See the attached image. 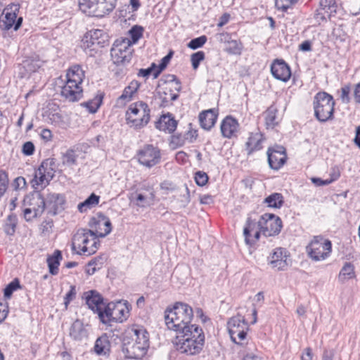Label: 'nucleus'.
<instances>
[{
  "instance_id": "obj_1",
  "label": "nucleus",
  "mask_w": 360,
  "mask_h": 360,
  "mask_svg": "<svg viewBox=\"0 0 360 360\" xmlns=\"http://www.w3.org/2000/svg\"><path fill=\"white\" fill-rule=\"evenodd\" d=\"M193 316L192 308L182 302H176L172 309H167L165 311V320L167 328L176 333L191 325Z\"/></svg>"
},
{
  "instance_id": "obj_2",
  "label": "nucleus",
  "mask_w": 360,
  "mask_h": 360,
  "mask_svg": "<svg viewBox=\"0 0 360 360\" xmlns=\"http://www.w3.org/2000/svg\"><path fill=\"white\" fill-rule=\"evenodd\" d=\"M84 78V72L82 68L75 65L68 70L65 84L61 88V96L67 101L75 102L82 97L81 84Z\"/></svg>"
},
{
  "instance_id": "obj_3",
  "label": "nucleus",
  "mask_w": 360,
  "mask_h": 360,
  "mask_svg": "<svg viewBox=\"0 0 360 360\" xmlns=\"http://www.w3.org/2000/svg\"><path fill=\"white\" fill-rule=\"evenodd\" d=\"M98 245L97 237L86 229H78L72 237V250L78 255H93L97 251Z\"/></svg>"
},
{
  "instance_id": "obj_4",
  "label": "nucleus",
  "mask_w": 360,
  "mask_h": 360,
  "mask_svg": "<svg viewBox=\"0 0 360 360\" xmlns=\"http://www.w3.org/2000/svg\"><path fill=\"white\" fill-rule=\"evenodd\" d=\"M150 112L148 105L143 101L131 103L126 112L127 124L136 129L145 127L150 120Z\"/></svg>"
},
{
  "instance_id": "obj_5",
  "label": "nucleus",
  "mask_w": 360,
  "mask_h": 360,
  "mask_svg": "<svg viewBox=\"0 0 360 360\" xmlns=\"http://www.w3.org/2000/svg\"><path fill=\"white\" fill-rule=\"evenodd\" d=\"M116 3L117 0H79V7L88 15L103 17L114 10Z\"/></svg>"
},
{
  "instance_id": "obj_6",
  "label": "nucleus",
  "mask_w": 360,
  "mask_h": 360,
  "mask_svg": "<svg viewBox=\"0 0 360 360\" xmlns=\"http://www.w3.org/2000/svg\"><path fill=\"white\" fill-rule=\"evenodd\" d=\"M313 104L315 116L320 122H326L332 118L335 101L331 95L326 92H319L314 97Z\"/></svg>"
},
{
  "instance_id": "obj_7",
  "label": "nucleus",
  "mask_w": 360,
  "mask_h": 360,
  "mask_svg": "<svg viewBox=\"0 0 360 360\" xmlns=\"http://www.w3.org/2000/svg\"><path fill=\"white\" fill-rule=\"evenodd\" d=\"M129 314V308L127 303L110 302L105 307L103 314L100 315V320L105 324L111 321L122 323L128 318Z\"/></svg>"
},
{
  "instance_id": "obj_8",
  "label": "nucleus",
  "mask_w": 360,
  "mask_h": 360,
  "mask_svg": "<svg viewBox=\"0 0 360 360\" xmlns=\"http://www.w3.org/2000/svg\"><path fill=\"white\" fill-rule=\"evenodd\" d=\"M308 256L315 262L326 259L332 251L331 242L322 236H314L310 243L306 247Z\"/></svg>"
},
{
  "instance_id": "obj_9",
  "label": "nucleus",
  "mask_w": 360,
  "mask_h": 360,
  "mask_svg": "<svg viewBox=\"0 0 360 360\" xmlns=\"http://www.w3.org/2000/svg\"><path fill=\"white\" fill-rule=\"evenodd\" d=\"M54 161L53 159L44 160L34 172L32 186L35 189L46 187L54 176Z\"/></svg>"
},
{
  "instance_id": "obj_10",
  "label": "nucleus",
  "mask_w": 360,
  "mask_h": 360,
  "mask_svg": "<svg viewBox=\"0 0 360 360\" xmlns=\"http://www.w3.org/2000/svg\"><path fill=\"white\" fill-rule=\"evenodd\" d=\"M228 328L232 341L240 344L246 338L248 325L244 317L238 314L228 321Z\"/></svg>"
},
{
  "instance_id": "obj_11",
  "label": "nucleus",
  "mask_w": 360,
  "mask_h": 360,
  "mask_svg": "<svg viewBox=\"0 0 360 360\" xmlns=\"http://www.w3.org/2000/svg\"><path fill=\"white\" fill-rule=\"evenodd\" d=\"M261 233L266 237L278 235L282 228V221L274 214H263L258 221Z\"/></svg>"
},
{
  "instance_id": "obj_12",
  "label": "nucleus",
  "mask_w": 360,
  "mask_h": 360,
  "mask_svg": "<svg viewBox=\"0 0 360 360\" xmlns=\"http://www.w3.org/2000/svg\"><path fill=\"white\" fill-rule=\"evenodd\" d=\"M111 56L116 64L129 63L131 58L130 41L128 39H117L111 49Z\"/></svg>"
},
{
  "instance_id": "obj_13",
  "label": "nucleus",
  "mask_w": 360,
  "mask_h": 360,
  "mask_svg": "<svg viewBox=\"0 0 360 360\" xmlns=\"http://www.w3.org/2000/svg\"><path fill=\"white\" fill-rule=\"evenodd\" d=\"M90 231L94 235L98 238H103L108 235L112 231V224L108 217L103 214H98L91 219L89 222Z\"/></svg>"
},
{
  "instance_id": "obj_14",
  "label": "nucleus",
  "mask_w": 360,
  "mask_h": 360,
  "mask_svg": "<svg viewBox=\"0 0 360 360\" xmlns=\"http://www.w3.org/2000/svg\"><path fill=\"white\" fill-rule=\"evenodd\" d=\"M137 158L141 165L150 168L160 162L161 156L158 148L147 145L139 151Z\"/></svg>"
},
{
  "instance_id": "obj_15",
  "label": "nucleus",
  "mask_w": 360,
  "mask_h": 360,
  "mask_svg": "<svg viewBox=\"0 0 360 360\" xmlns=\"http://www.w3.org/2000/svg\"><path fill=\"white\" fill-rule=\"evenodd\" d=\"M30 207L25 208L23 217L26 221H32L34 219L40 217L45 210L44 197L39 193L32 195Z\"/></svg>"
},
{
  "instance_id": "obj_16",
  "label": "nucleus",
  "mask_w": 360,
  "mask_h": 360,
  "mask_svg": "<svg viewBox=\"0 0 360 360\" xmlns=\"http://www.w3.org/2000/svg\"><path fill=\"white\" fill-rule=\"evenodd\" d=\"M167 78L168 79L165 82V86L163 88V96H160L163 103L176 101L179 97L178 93L181 89V83L174 75H168Z\"/></svg>"
},
{
  "instance_id": "obj_17",
  "label": "nucleus",
  "mask_w": 360,
  "mask_h": 360,
  "mask_svg": "<svg viewBox=\"0 0 360 360\" xmlns=\"http://www.w3.org/2000/svg\"><path fill=\"white\" fill-rule=\"evenodd\" d=\"M204 343L205 342L202 341L200 338L198 340L181 338V340L175 339L174 341L176 350L181 353L186 354L188 355H195L199 354L202 349Z\"/></svg>"
},
{
  "instance_id": "obj_18",
  "label": "nucleus",
  "mask_w": 360,
  "mask_h": 360,
  "mask_svg": "<svg viewBox=\"0 0 360 360\" xmlns=\"http://www.w3.org/2000/svg\"><path fill=\"white\" fill-rule=\"evenodd\" d=\"M83 297L86 300L88 307L94 313L98 314L100 318V315L103 314L105 307L107 305L104 302L103 296L96 290H91L85 292Z\"/></svg>"
},
{
  "instance_id": "obj_19",
  "label": "nucleus",
  "mask_w": 360,
  "mask_h": 360,
  "mask_svg": "<svg viewBox=\"0 0 360 360\" xmlns=\"http://www.w3.org/2000/svg\"><path fill=\"white\" fill-rule=\"evenodd\" d=\"M147 350L131 340H124L122 352L127 359H141L146 355Z\"/></svg>"
},
{
  "instance_id": "obj_20",
  "label": "nucleus",
  "mask_w": 360,
  "mask_h": 360,
  "mask_svg": "<svg viewBox=\"0 0 360 360\" xmlns=\"http://www.w3.org/2000/svg\"><path fill=\"white\" fill-rule=\"evenodd\" d=\"M44 202L48 213L55 215L64 209L65 200L63 195L50 193L46 198H44Z\"/></svg>"
},
{
  "instance_id": "obj_21",
  "label": "nucleus",
  "mask_w": 360,
  "mask_h": 360,
  "mask_svg": "<svg viewBox=\"0 0 360 360\" xmlns=\"http://www.w3.org/2000/svg\"><path fill=\"white\" fill-rule=\"evenodd\" d=\"M268 163L272 169H279L286 162V154L283 147L269 148L267 150Z\"/></svg>"
},
{
  "instance_id": "obj_22",
  "label": "nucleus",
  "mask_w": 360,
  "mask_h": 360,
  "mask_svg": "<svg viewBox=\"0 0 360 360\" xmlns=\"http://www.w3.org/2000/svg\"><path fill=\"white\" fill-rule=\"evenodd\" d=\"M20 10L18 4H11L4 10V18L0 19V28L4 30H10L14 25Z\"/></svg>"
},
{
  "instance_id": "obj_23",
  "label": "nucleus",
  "mask_w": 360,
  "mask_h": 360,
  "mask_svg": "<svg viewBox=\"0 0 360 360\" xmlns=\"http://www.w3.org/2000/svg\"><path fill=\"white\" fill-rule=\"evenodd\" d=\"M271 72L274 78L285 82L291 77L290 67L283 60H275L271 65Z\"/></svg>"
},
{
  "instance_id": "obj_24",
  "label": "nucleus",
  "mask_w": 360,
  "mask_h": 360,
  "mask_svg": "<svg viewBox=\"0 0 360 360\" xmlns=\"http://www.w3.org/2000/svg\"><path fill=\"white\" fill-rule=\"evenodd\" d=\"M260 233L258 222L248 218L243 229V236L246 244L250 245L255 244L259 240Z\"/></svg>"
},
{
  "instance_id": "obj_25",
  "label": "nucleus",
  "mask_w": 360,
  "mask_h": 360,
  "mask_svg": "<svg viewBox=\"0 0 360 360\" xmlns=\"http://www.w3.org/2000/svg\"><path fill=\"white\" fill-rule=\"evenodd\" d=\"M42 117L44 120L53 125H58L63 122L59 106L54 103H49L44 109Z\"/></svg>"
},
{
  "instance_id": "obj_26",
  "label": "nucleus",
  "mask_w": 360,
  "mask_h": 360,
  "mask_svg": "<svg viewBox=\"0 0 360 360\" xmlns=\"http://www.w3.org/2000/svg\"><path fill=\"white\" fill-rule=\"evenodd\" d=\"M220 130L224 138L231 139L236 136L239 131V124L232 116H226L221 122Z\"/></svg>"
},
{
  "instance_id": "obj_27",
  "label": "nucleus",
  "mask_w": 360,
  "mask_h": 360,
  "mask_svg": "<svg viewBox=\"0 0 360 360\" xmlns=\"http://www.w3.org/2000/svg\"><path fill=\"white\" fill-rule=\"evenodd\" d=\"M287 251L285 249L278 248L275 249L270 257L269 262L272 268L278 271L285 270L288 264L287 262Z\"/></svg>"
},
{
  "instance_id": "obj_28",
  "label": "nucleus",
  "mask_w": 360,
  "mask_h": 360,
  "mask_svg": "<svg viewBox=\"0 0 360 360\" xmlns=\"http://www.w3.org/2000/svg\"><path fill=\"white\" fill-rule=\"evenodd\" d=\"M200 338L202 339V341L205 342V335L202 329L195 324L187 326V328L176 333V339L177 340H181V338H182L191 340H198Z\"/></svg>"
},
{
  "instance_id": "obj_29",
  "label": "nucleus",
  "mask_w": 360,
  "mask_h": 360,
  "mask_svg": "<svg viewBox=\"0 0 360 360\" xmlns=\"http://www.w3.org/2000/svg\"><path fill=\"white\" fill-rule=\"evenodd\" d=\"M108 36L101 30H93L86 33L84 37L87 46L98 45L104 46L108 41Z\"/></svg>"
},
{
  "instance_id": "obj_30",
  "label": "nucleus",
  "mask_w": 360,
  "mask_h": 360,
  "mask_svg": "<svg viewBox=\"0 0 360 360\" xmlns=\"http://www.w3.org/2000/svg\"><path fill=\"white\" fill-rule=\"evenodd\" d=\"M129 334L131 335V340L136 342L138 345L143 346L145 349H148L149 347V337L148 333L142 327L134 326Z\"/></svg>"
},
{
  "instance_id": "obj_31",
  "label": "nucleus",
  "mask_w": 360,
  "mask_h": 360,
  "mask_svg": "<svg viewBox=\"0 0 360 360\" xmlns=\"http://www.w3.org/2000/svg\"><path fill=\"white\" fill-rule=\"evenodd\" d=\"M70 336L77 342H82L87 339L88 331L81 321L77 319L73 322L70 328Z\"/></svg>"
},
{
  "instance_id": "obj_32",
  "label": "nucleus",
  "mask_w": 360,
  "mask_h": 360,
  "mask_svg": "<svg viewBox=\"0 0 360 360\" xmlns=\"http://www.w3.org/2000/svg\"><path fill=\"white\" fill-rule=\"evenodd\" d=\"M140 87V83L137 80H132L127 86H126L117 100V103L119 105H124L127 103L129 102L134 95L136 93Z\"/></svg>"
},
{
  "instance_id": "obj_33",
  "label": "nucleus",
  "mask_w": 360,
  "mask_h": 360,
  "mask_svg": "<svg viewBox=\"0 0 360 360\" xmlns=\"http://www.w3.org/2000/svg\"><path fill=\"white\" fill-rule=\"evenodd\" d=\"M217 112L214 109H209L200 113L199 122L202 128L210 130L217 119Z\"/></svg>"
},
{
  "instance_id": "obj_34",
  "label": "nucleus",
  "mask_w": 360,
  "mask_h": 360,
  "mask_svg": "<svg viewBox=\"0 0 360 360\" xmlns=\"http://www.w3.org/2000/svg\"><path fill=\"white\" fill-rule=\"evenodd\" d=\"M176 126L177 122L171 115L161 116L155 124L157 129L169 134L175 131Z\"/></svg>"
},
{
  "instance_id": "obj_35",
  "label": "nucleus",
  "mask_w": 360,
  "mask_h": 360,
  "mask_svg": "<svg viewBox=\"0 0 360 360\" xmlns=\"http://www.w3.org/2000/svg\"><path fill=\"white\" fill-rule=\"evenodd\" d=\"M264 139L259 133L251 134L246 143V150L250 155L254 151L259 150L262 148Z\"/></svg>"
},
{
  "instance_id": "obj_36",
  "label": "nucleus",
  "mask_w": 360,
  "mask_h": 360,
  "mask_svg": "<svg viewBox=\"0 0 360 360\" xmlns=\"http://www.w3.org/2000/svg\"><path fill=\"white\" fill-rule=\"evenodd\" d=\"M230 35L228 33H221L219 34V40L220 41H227L228 46L226 51L231 54H240L242 50V44L236 40H229Z\"/></svg>"
},
{
  "instance_id": "obj_37",
  "label": "nucleus",
  "mask_w": 360,
  "mask_h": 360,
  "mask_svg": "<svg viewBox=\"0 0 360 360\" xmlns=\"http://www.w3.org/2000/svg\"><path fill=\"white\" fill-rule=\"evenodd\" d=\"M356 277L354 266L351 262H345L338 274V281L345 283L346 281Z\"/></svg>"
},
{
  "instance_id": "obj_38",
  "label": "nucleus",
  "mask_w": 360,
  "mask_h": 360,
  "mask_svg": "<svg viewBox=\"0 0 360 360\" xmlns=\"http://www.w3.org/2000/svg\"><path fill=\"white\" fill-rule=\"evenodd\" d=\"M61 259L62 254L58 250H55L52 255L48 256L46 262L51 274L57 275L58 274V266Z\"/></svg>"
},
{
  "instance_id": "obj_39",
  "label": "nucleus",
  "mask_w": 360,
  "mask_h": 360,
  "mask_svg": "<svg viewBox=\"0 0 360 360\" xmlns=\"http://www.w3.org/2000/svg\"><path fill=\"white\" fill-rule=\"evenodd\" d=\"M44 64L39 56H32L23 61V67L27 72H35Z\"/></svg>"
},
{
  "instance_id": "obj_40",
  "label": "nucleus",
  "mask_w": 360,
  "mask_h": 360,
  "mask_svg": "<svg viewBox=\"0 0 360 360\" xmlns=\"http://www.w3.org/2000/svg\"><path fill=\"white\" fill-rule=\"evenodd\" d=\"M278 110L274 105H271L265 112V122L267 128H274L278 123Z\"/></svg>"
},
{
  "instance_id": "obj_41",
  "label": "nucleus",
  "mask_w": 360,
  "mask_h": 360,
  "mask_svg": "<svg viewBox=\"0 0 360 360\" xmlns=\"http://www.w3.org/2000/svg\"><path fill=\"white\" fill-rule=\"evenodd\" d=\"M100 197L91 193L84 202L79 203L77 208L80 212H84L99 202Z\"/></svg>"
},
{
  "instance_id": "obj_42",
  "label": "nucleus",
  "mask_w": 360,
  "mask_h": 360,
  "mask_svg": "<svg viewBox=\"0 0 360 360\" xmlns=\"http://www.w3.org/2000/svg\"><path fill=\"white\" fill-rule=\"evenodd\" d=\"M18 224V217L15 214H9L4 223V230L6 235L13 236Z\"/></svg>"
},
{
  "instance_id": "obj_43",
  "label": "nucleus",
  "mask_w": 360,
  "mask_h": 360,
  "mask_svg": "<svg viewBox=\"0 0 360 360\" xmlns=\"http://www.w3.org/2000/svg\"><path fill=\"white\" fill-rule=\"evenodd\" d=\"M110 342L105 336L98 338L94 345V352L98 355H105L109 351Z\"/></svg>"
},
{
  "instance_id": "obj_44",
  "label": "nucleus",
  "mask_w": 360,
  "mask_h": 360,
  "mask_svg": "<svg viewBox=\"0 0 360 360\" xmlns=\"http://www.w3.org/2000/svg\"><path fill=\"white\" fill-rule=\"evenodd\" d=\"M143 29L139 25L133 26L128 32V37L122 39H128L130 41V46L136 44L139 39L143 36Z\"/></svg>"
},
{
  "instance_id": "obj_45",
  "label": "nucleus",
  "mask_w": 360,
  "mask_h": 360,
  "mask_svg": "<svg viewBox=\"0 0 360 360\" xmlns=\"http://www.w3.org/2000/svg\"><path fill=\"white\" fill-rule=\"evenodd\" d=\"M264 202L269 207L280 208L283 203V197L281 193H274L266 198Z\"/></svg>"
},
{
  "instance_id": "obj_46",
  "label": "nucleus",
  "mask_w": 360,
  "mask_h": 360,
  "mask_svg": "<svg viewBox=\"0 0 360 360\" xmlns=\"http://www.w3.org/2000/svg\"><path fill=\"white\" fill-rule=\"evenodd\" d=\"M102 100L101 95H96L93 99L82 103V105L86 107L89 112L95 113L101 105Z\"/></svg>"
},
{
  "instance_id": "obj_47",
  "label": "nucleus",
  "mask_w": 360,
  "mask_h": 360,
  "mask_svg": "<svg viewBox=\"0 0 360 360\" xmlns=\"http://www.w3.org/2000/svg\"><path fill=\"white\" fill-rule=\"evenodd\" d=\"M319 6L321 10L329 15L336 13L337 4L335 0H321Z\"/></svg>"
},
{
  "instance_id": "obj_48",
  "label": "nucleus",
  "mask_w": 360,
  "mask_h": 360,
  "mask_svg": "<svg viewBox=\"0 0 360 360\" xmlns=\"http://www.w3.org/2000/svg\"><path fill=\"white\" fill-rule=\"evenodd\" d=\"M77 155L73 150H68L63 155V162L68 166L76 165Z\"/></svg>"
},
{
  "instance_id": "obj_49",
  "label": "nucleus",
  "mask_w": 360,
  "mask_h": 360,
  "mask_svg": "<svg viewBox=\"0 0 360 360\" xmlns=\"http://www.w3.org/2000/svg\"><path fill=\"white\" fill-rule=\"evenodd\" d=\"M155 198V195L153 192L150 193V196L147 197L141 193L137 194L136 200V205L139 207H146L150 205V202L153 201Z\"/></svg>"
},
{
  "instance_id": "obj_50",
  "label": "nucleus",
  "mask_w": 360,
  "mask_h": 360,
  "mask_svg": "<svg viewBox=\"0 0 360 360\" xmlns=\"http://www.w3.org/2000/svg\"><path fill=\"white\" fill-rule=\"evenodd\" d=\"M207 40V37L205 35H202L199 37L191 39L189 41L188 46L190 49L195 50L202 47L206 43Z\"/></svg>"
},
{
  "instance_id": "obj_51",
  "label": "nucleus",
  "mask_w": 360,
  "mask_h": 360,
  "mask_svg": "<svg viewBox=\"0 0 360 360\" xmlns=\"http://www.w3.org/2000/svg\"><path fill=\"white\" fill-rule=\"evenodd\" d=\"M20 283L17 278L11 281L4 289V297L10 298L13 292L20 288Z\"/></svg>"
},
{
  "instance_id": "obj_52",
  "label": "nucleus",
  "mask_w": 360,
  "mask_h": 360,
  "mask_svg": "<svg viewBox=\"0 0 360 360\" xmlns=\"http://www.w3.org/2000/svg\"><path fill=\"white\" fill-rule=\"evenodd\" d=\"M297 0H276V6L278 10L287 12L288 9L296 4Z\"/></svg>"
},
{
  "instance_id": "obj_53",
  "label": "nucleus",
  "mask_w": 360,
  "mask_h": 360,
  "mask_svg": "<svg viewBox=\"0 0 360 360\" xmlns=\"http://www.w3.org/2000/svg\"><path fill=\"white\" fill-rule=\"evenodd\" d=\"M205 58V53L203 51H198L191 55V63L193 69H197L200 63Z\"/></svg>"
},
{
  "instance_id": "obj_54",
  "label": "nucleus",
  "mask_w": 360,
  "mask_h": 360,
  "mask_svg": "<svg viewBox=\"0 0 360 360\" xmlns=\"http://www.w3.org/2000/svg\"><path fill=\"white\" fill-rule=\"evenodd\" d=\"M195 180L198 186H205L208 181V176L203 172H197L195 176Z\"/></svg>"
},
{
  "instance_id": "obj_55",
  "label": "nucleus",
  "mask_w": 360,
  "mask_h": 360,
  "mask_svg": "<svg viewBox=\"0 0 360 360\" xmlns=\"http://www.w3.org/2000/svg\"><path fill=\"white\" fill-rule=\"evenodd\" d=\"M8 185V174L5 172L0 170V191H3V193H5V192L7 190Z\"/></svg>"
},
{
  "instance_id": "obj_56",
  "label": "nucleus",
  "mask_w": 360,
  "mask_h": 360,
  "mask_svg": "<svg viewBox=\"0 0 360 360\" xmlns=\"http://www.w3.org/2000/svg\"><path fill=\"white\" fill-rule=\"evenodd\" d=\"M350 86L349 85H345L341 88V95L340 98L343 103H348L350 101Z\"/></svg>"
},
{
  "instance_id": "obj_57",
  "label": "nucleus",
  "mask_w": 360,
  "mask_h": 360,
  "mask_svg": "<svg viewBox=\"0 0 360 360\" xmlns=\"http://www.w3.org/2000/svg\"><path fill=\"white\" fill-rule=\"evenodd\" d=\"M34 145L31 141H27L22 145V153L25 155H31L34 152Z\"/></svg>"
},
{
  "instance_id": "obj_58",
  "label": "nucleus",
  "mask_w": 360,
  "mask_h": 360,
  "mask_svg": "<svg viewBox=\"0 0 360 360\" xmlns=\"http://www.w3.org/2000/svg\"><path fill=\"white\" fill-rule=\"evenodd\" d=\"M101 269V264H98L95 265V261H90L85 268V272L88 275H93L96 271Z\"/></svg>"
},
{
  "instance_id": "obj_59",
  "label": "nucleus",
  "mask_w": 360,
  "mask_h": 360,
  "mask_svg": "<svg viewBox=\"0 0 360 360\" xmlns=\"http://www.w3.org/2000/svg\"><path fill=\"white\" fill-rule=\"evenodd\" d=\"M330 179H326V184H330L339 179L340 176V172L339 168L337 167H332L330 172Z\"/></svg>"
},
{
  "instance_id": "obj_60",
  "label": "nucleus",
  "mask_w": 360,
  "mask_h": 360,
  "mask_svg": "<svg viewBox=\"0 0 360 360\" xmlns=\"http://www.w3.org/2000/svg\"><path fill=\"white\" fill-rule=\"evenodd\" d=\"M25 186L26 181L22 176H18L15 178L13 184V186L15 190L23 188Z\"/></svg>"
},
{
  "instance_id": "obj_61",
  "label": "nucleus",
  "mask_w": 360,
  "mask_h": 360,
  "mask_svg": "<svg viewBox=\"0 0 360 360\" xmlns=\"http://www.w3.org/2000/svg\"><path fill=\"white\" fill-rule=\"evenodd\" d=\"M40 136L44 141L48 142L52 139V132L49 129H43L40 132Z\"/></svg>"
},
{
  "instance_id": "obj_62",
  "label": "nucleus",
  "mask_w": 360,
  "mask_h": 360,
  "mask_svg": "<svg viewBox=\"0 0 360 360\" xmlns=\"http://www.w3.org/2000/svg\"><path fill=\"white\" fill-rule=\"evenodd\" d=\"M76 295L75 287L71 286L70 291L66 294L65 297V304L68 305L72 301Z\"/></svg>"
},
{
  "instance_id": "obj_63",
  "label": "nucleus",
  "mask_w": 360,
  "mask_h": 360,
  "mask_svg": "<svg viewBox=\"0 0 360 360\" xmlns=\"http://www.w3.org/2000/svg\"><path fill=\"white\" fill-rule=\"evenodd\" d=\"M313 353L311 349L307 347L304 349L301 355V360H312Z\"/></svg>"
},
{
  "instance_id": "obj_64",
  "label": "nucleus",
  "mask_w": 360,
  "mask_h": 360,
  "mask_svg": "<svg viewBox=\"0 0 360 360\" xmlns=\"http://www.w3.org/2000/svg\"><path fill=\"white\" fill-rule=\"evenodd\" d=\"M353 96L356 103H360V82L355 85Z\"/></svg>"
}]
</instances>
